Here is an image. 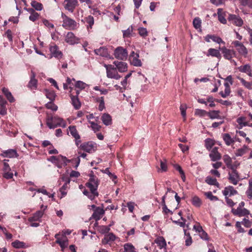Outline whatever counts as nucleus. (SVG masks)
<instances>
[{
    "label": "nucleus",
    "mask_w": 252,
    "mask_h": 252,
    "mask_svg": "<svg viewBox=\"0 0 252 252\" xmlns=\"http://www.w3.org/2000/svg\"><path fill=\"white\" fill-rule=\"evenodd\" d=\"M217 15L219 21L223 24H225L227 22L226 19L225 18V13L222 9L219 8L218 9Z\"/></svg>",
    "instance_id": "nucleus-31"
},
{
    "label": "nucleus",
    "mask_w": 252,
    "mask_h": 252,
    "mask_svg": "<svg viewBox=\"0 0 252 252\" xmlns=\"http://www.w3.org/2000/svg\"><path fill=\"white\" fill-rule=\"evenodd\" d=\"M160 249L165 248L166 246V243L165 239L162 237H159L155 240Z\"/></svg>",
    "instance_id": "nucleus-37"
},
{
    "label": "nucleus",
    "mask_w": 252,
    "mask_h": 252,
    "mask_svg": "<svg viewBox=\"0 0 252 252\" xmlns=\"http://www.w3.org/2000/svg\"><path fill=\"white\" fill-rule=\"evenodd\" d=\"M191 203L193 205L196 207H199L202 205L201 200L197 196L192 197Z\"/></svg>",
    "instance_id": "nucleus-46"
},
{
    "label": "nucleus",
    "mask_w": 252,
    "mask_h": 252,
    "mask_svg": "<svg viewBox=\"0 0 252 252\" xmlns=\"http://www.w3.org/2000/svg\"><path fill=\"white\" fill-rule=\"evenodd\" d=\"M237 78L239 80L242 84L249 90L252 89V81L251 82L246 81L244 78L238 77Z\"/></svg>",
    "instance_id": "nucleus-41"
},
{
    "label": "nucleus",
    "mask_w": 252,
    "mask_h": 252,
    "mask_svg": "<svg viewBox=\"0 0 252 252\" xmlns=\"http://www.w3.org/2000/svg\"><path fill=\"white\" fill-rule=\"evenodd\" d=\"M103 173L107 174L110 178L114 182L115 184L117 183V176L114 174L111 173L109 168H106L101 171Z\"/></svg>",
    "instance_id": "nucleus-40"
},
{
    "label": "nucleus",
    "mask_w": 252,
    "mask_h": 252,
    "mask_svg": "<svg viewBox=\"0 0 252 252\" xmlns=\"http://www.w3.org/2000/svg\"><path fill=\"white\" fill-rule=\"evenodd\" d=\"M224 91H221L220 93V94L222 97L225 98L227 96H228L230 93V85L228 84V83H225L224 84Z\"/></svg>",
    "instance_id": "nucleus-32"
},
{
    "label": "nucleus",
    "mask_w": 252,
    "mask_h": 252,
    "mask_svg": "<svg viewBox=\"0 0 252 252\" xmlns=\"http://www.w3.org/2000/svg\"><path fill=\"white\" fill-rule=\"evenodd\" d=\"M205 40L207 42H210V40H212L214 42L218 43V44H225V42L223 41L222 39L219 37L215 35H211L208 34L204 37Z\"/></svg>",
    "instance_id": "nucleus-19"
},
{
    "label": "nucleus",
    "mask_w": 252,
    "mask_h": 252,
    "mask_svg": "<svg viewBox=\"0 0 252 252\" xmlns=\"http://www.w3.org/2000/svg\"><path fill=\"white\" fill-rule=\"evenodd\" d=\"M78 5L77 0H64L63 6L64 8L70 12H73Z\"/></svg>",
    "instance_id": "nucleus-12"
},
{
    "label": "nucleus",
    "mask_w": 252,
    "mask_h": 252,
    "mask_svg": "<svg viewBox=\"0 0 252 252\" xmlns=\"http://www.w3.org/2000/svg\"><path fill=\"white\" fill-rule=\"evenodd\" d=\"M209 157L211 160L213 161L219 160L221 158V155L218 152L217 147L213 148L209 154Z\"/></svg>",
    "instance_id": "nucleus-20"
},
{
    "label": "nucleus",
    "mask_w": 252,
    "mask_h": 252,
    "mask_svg": "<svg viewBox=\"0 0 252 252\" xmlns=\"http://www.w3.org/2000/svg\"><path fill=\"white\" fill-rule=\"evenodd\" d=\"M236 122L238 124V128H242L243 127L248 125V123L246 122V118L244 116H241L237 119Z\"/></svg>",
    "instance_id": "nucleus-33"
},
{
    "label": "nucleus",
    "mask_w": 252,
    "mask_h": 252,
    "mask_svg": "<svg viewBox=\"0 0 252 252\" xmlns=\"http://www.w3.org/2000/svg\"><path fill=\"white\" fill-rule=\"evenodd\" d=\"M222 138L227 146H230L235 142V139L232 138L228 133L222 134Z\"/></svg>",
    "instance_id": "nucleus-30"
},
{
    "label": "nucleus",
    "mask_w": 252,
    "mask_h": 252,
    "mask_svg": "<svg viewBox=\"0 0 252 252\" xmlns=\"http://www.w3.org/2000/svg\"><path fill=\"white\" fill-rule=\"evenodd\" d=\"M101 120L103 124L106 126H110L112 124V117L108 113L103 114L101 117Z\"/></svg>",
    "instance_id": "nucleus-29"
},
{
    "label": "nucleus",
    "mask_w": 252,
    "mask_h": 252,
    "mask_svg": "<svg viewBox=\"0 0 252 252\" xmlns=\"http://www.w3.org/2000/svg\"><path fill=\"white\" fill-rule=\"evenodd\" d=\"M243 6H248L252 8V0H239Z\"/></svg>",
    "instance_id": "nucleus-64"
},
{
    "label": "nucleus",
    "mask_w": 252,
    "mask_h": 252,
    "mask_svg": "<svg viewBox=\"0 0 252 252\" xmlns=\"http://www.w3.org/2000/svg\"><path fill=\"white\" fill-rule=\"evenodd\" d=\"M194 114L196 116L202 117L208 115V112L206 111L203 109H196L195 110Z\"/></svg>",
    "instance_id": "nucleus-54"
},
{
    "label": "nucleus",
    "mask_w": 252,
    "mask_h": 252,
    "mask_svg": "<svg viewBox=\"0 0 252 252\" xmlns=\"http://www.w3.org/2000/svg\"><path fill=\"white\" fill-rule=\"evenodd\" d=\"M220 50L223 55L224 58L228 60L232 59L236 55V53L234 50L227 49L225 47H223Z\"/></svg>",
    "instance_id": "nucleus-17"
},
{
    "label": "nucleus",
    "mask_w": 252,
    "mask_h": 252,
    "mask_svg": "<svg viewBox=\"0 0 252 252\" xmlns=\"http://www.w3.org/2000/svg\"><path fill=\"white\" fill-rule=\"evenodd\" d=\"M204 194L211 201H217L219 199L218 197L214 195L211 191L206 192Z\"/></svg>",
    "instance_id": "nucleus-58"
},
{
    "label": "nucleus",
    "mask_w": 252,
    "mask_h": 252,
    "mask_svg": "<svg viewBox=\"0 0 252 252\" xmlns=\"http://www.w3.org/2000/svg\"><path fill=\"white\" fill-rule=\"evenodd\" d=\"M235 168L236 167L231 168V171L228 173V180L229 182L235 185H237L240 180L239 174L236 170Z\"/></svg>",
    "instance_id": "nucleus-10"
},
{
    "label": "nucleus",
    "mask_w": 252,
    "mask_h": 252,
    "mask_svg": "<svg viewBox=\"0 0 252 252\" xmlns=\"http://www.w3.org/2000/svg\"><path fill=\"white\" fill-rule=\"evenodd\" d=\"M78 148L88 153H92L95 151L96 145L92 142H88L79 145Z\"/></svg>",
    "instance_id": "nucleus-6"
},
{
    "label": "nucleus",
    "mask_w": 252,
    "mask_h": 252,
    "mask_svg": "<svg viewBox=\"0 0 252 252\" xmlns=\"http://www.w3.org/2000/svg\"><path fill=\"white\" fill-rule=\"evenodd\" d=\"M138 33L141 36L143 37H145L147 36L148 32L146 28L140 27L138 28Z\"/></svg>",
    "instance_id": "nucleus-61"
},
{
    "label": "nucleus",
    "mask_w": 252,
    "mask_h": 252,
    "mask_svg": "<svg viewBox=\"0 0 252 252\" xmlns=\"http://www.w3.org/2000/svg\"><path fill=\"white\" fill-rule=\"evenodd\" d=\"M114 55L116 59L124 60L127 58V52L126 49L118 47L115 50Z\"/></svg>",
    "instance_id": "nucleus-9"
},
{
    "label": "nucleus",
    "mask_w": 252,
    "mask_h": 252,
    "mask_svg": "<svg viewBox=\"0 0 252 252\" xmlns=\"http://www.w3.org/2000/svg\"><path fill=\"white\" fill-rule=\"evenodd\" d=\"M132 32V28L129 27L126 30L123 31L124 37H129Z\"/></svg>",
    "instance_id": "nucleus-62"
},
{
    "label": "nucleus",
    "mask_w": 252,
    "mask_h": 252,
    "mask_svg": "<svg viewBox=\"0 0 252 252\" xmlns=\"http://www.w3.org/2000/svg\"><path fill=\"white\" fill-rule=\"evenodd\" d=\"M220 111L219 110H213L208 112V116L211 119H215L220 118Z\"/></svg>",
    "instance_id": "nucleus-42"
},
{
    "label": "nucleus",
    "mask_w": 252,
    "mask_h": 252,
    "mask_svg": "<svg viewBox=\"0 0 252 252\" xmlns=\"http://www.w3.org/2000/svg\"><path fill=\"white\" fill-rule=\"evenodd\" d=\"M124 247L127 252H135L134 247L130 243L125 244Z\"/></svg>",
    "instance_id": "nucleus-56"
},
{
    "label": "nucleus",
    "mask_w": 252,
    "mask_h": 252,
    "mask_svg": "<svg viewBox=\"0 0 252 252\" xmlns=\"http://www.w3.org/2000/svg\"><path fill=\"white\" fill-rule=\"evenodd\" d=\"M71 99L72 101V104L76 109H78L81 106V103L77 97L71 96Z\"/></svg>",
    "instance_id": "nucleus-47"
},
{
    "label": "nucleus",
    "mask_w": 252,
    "mask_h": 252,
    "mask_svg": "<svg viewBox=\"0 0 252 252\" xmlns=\"http://www.w3.org/2000/svg\"><path fill=\"white\" fill-rule=\"evenodd\" d=\"M57 158H59L57 162L56 163V165L58 168H62L63 166H65L67 165V162L69 161L67 159L66 157L62 156L61 155H59L57 156Z\"/></svg>",
    "instance_id": "nucleus-25"
},
{
    "label": "nucleus",
    "mask_w": 252,
    "mask_h": 252,
    "mask_svg": "<svg viewBox=\"0 0 252 252\" xmlns=\"http://www.w3.org/2000/svg\"><path fill=\"white\" fill-rule=\"evenodd\" d=\"M174 168L176 170L178 171L180 173V174L181 175V177L183 181L185 182L186 176H185V173H184V171L182 170L181 167L178 164H176L174 165Z\"/></svg>",
    "instance_id": "nucleus-50"
},
{
    "label": "nucleus",
    "mask_w": 252,
    "mask_h": 252,
    "mask_svg": "<svg viewBox=\"0 0 252 252\" xmlns=\"http://www.w3.org/2000/svg\"><path fill=\"white\" fill-rule=\"evenodd\" d=\"M111 226V224H110L108 226H105V225L99 226L98 227V231L102 234L107 233L109 232V231H110V227Z\"/></svg>",
    "instance_id": "nucleus-49"
},
{
    "label": "nucleus",
    "mask_w": 252,
    "mask_h": 252,
    "mask_svg": "<svg viewBox=\"0 0 252 252\" xmlns=\"http://www.w3.org/2000/svg\"><path fill=\"white\" fill-rule=\"evenodd\" d=\"M104 66L106 68V76L108 78L115 79L116 80H119L121 78V76L118 74L116 68L114 67L112 65L105 64Z\"/></svg>",
    "instance_id": "nucleus-3"
},
{
    "label": "nucleus",
    "mask_w": 252,
    "mask_h": 252,
    "mask_svg": "<svg viewBox=\"0 0 252 252\" xmlns=\"http://www.w3.org/2000/svg\"><path fill=\"white\" fill-rule=\"evenodd\" d=\"M64 40L68 44L73 45L79 42L80 38L76 36L72 32H69L65 35Z\"/></svg>",
    "instance_id": "nucleus-7"
},
{
    "label": "nucleus",
    "mask_w": 252,
    "mask_h": 252,
    "mask_svg": "<svg viewBox=\"0 0 252 252\" xmlns=\"http://www.w3.org/2000/svg\"><path fill=\"white\" fill-rule=\"evenodd\" d=\"M237 69L240 72L245 73L249 77H252V69L251 65L247 63L242 65L237 68Z\"/></svg>",
    "instance_id": "nucleus-14"
},
{
    "label": "nucleus",
    "mask_w": 252,
    "mask_h": 252,
    "mask_svg": "<svg viewBox=\"0 0 252 252\" xmlns=\"http://www.w3.org/2000/svg\"><path fill=\"white\" fill-rule=\"evenodd\" d=\"M232 44L235 47L238 53L246 58L247 57L248 51L245 46L241 42L238 40L233 41Z\"/></svg>",
    "instance_id": "nucleus-4"
},
{
    "label": "nucleus",
    "mask_w": 252,
    "mask_h": 252,
    "mask_svg": "<svg viewBox=\"0 0 252 252\" xmlns=\"http://www.w3.org/2000/svg\"><path fill=\"white\" fill-rule=\"evenodd\" d=\"M75 86L76 88L82 90L85 89L88 86V85L82 81H78L76 82Z\"/></svg>",
    "instance_id": "nucleus-57"
},
{
    "label": "nucleus",
    "mask_w": 252,
    "mask_h": 252,
    "mask_svg": "<svg viewBox=\"0 0 252 252\" xmlns=\"http://www.w3.org/2000/svg\"><path fill=\"white\" fill-rule=\"evenodd\" d=\"M228 20L232 24L238 27H241L243 24V21L241 17L234 14H229Z\"/></svg>",
    "instance_id": "nucleus-13"
},
{
    "label": "nucleus",
    "mask_w": 252,
    "mask_h": 252,
    "mask_svg": "<svg viewBox=\"0 0 252 252\" xmlns=\"http://www.w3.org/2000/svg\"><path fill=\"white\" fill-rule=\"evenodd\" d=\"M206 100L207 103L208 102L209 103V107L213 108L216 106V104L214 102L215 98L213 96H209L208 97H207Z\"/></svg>",
    "instance_id": "nucleus-63"
},
{
    "label": "nucleus",
    "mask_w": 252,
    "mask_h": 252,
    "mask_svg": "<svg viewBox=\"0 0 252 252\" xmlns=\"http://www.w3.org/2000/svg\"><path fill=\"white\" fill-rule=\"evenodd\" d=\"M55 237L57 239L56 242L59 244L62 250L67 247L68 239L64 234L59 233L55 235Z\"/></svg>",
    "instance_id": "nucleus-5"
},
{
    "label": "nucleus",
    "mask_w": 252,
    "mask_h": 252,
    "mask_svg": "<svg viewBox=\"0 0 252 252\" xmlns=\"http://www.w3.org/2000/svg\"><path fill=\"white\" fill-rule=\"evenodd\" d=\"M83 194L88 197L91 200H93L94 198L98 196V193L97 191H91V192H89L86 190H84L83 191Z\"/></svg>",
    "instance_id": "nucleus-43"
},
{
    "label": "nucleus",
    "mask_w": 252,
    "mask_h": 252,
    "mask_svg": "<svg viewBox=\"0 0 252 252\" xmlns=\"http://www.w3.org/2000/svg\"><path fill=\"white\" fill-rule=\"evenodd\" d=\"M49 50L52 57H54L58 59H61L62 58L63 53L59 50V47L57 45L55 44L51 45L49 48Z\"/></svg>",
    "instance_id": "nucleus-16"
},
{
    "label": "nucleus",
    "mask_w": 252,
    "mask_h": 252,
    "mask_svg": "<svg viewBox=\"0 0 252 252\" xmlns=\"http://www.w3.org/2000/svg\"><path fill=\"white\" fill-rule=\"evenodd\" d=\"M205 147L208 150H210L214 145V141L210 138L206 139L205 141Z\"/></svg>",
    "instance_id": "nucleus-59"
},
{
    "label": "nucleus",
    "mask_w": 252,
    "mask_h": 252,
    "mask_svg": "<svg viewBox=\"0 0 252 252\" xmlns=\"http://www.w3.org/2000/svg\"><path fill=\"white\" fill-rule=\"evenodd\" d=\"M2 92L10 102H13L15 101L14 97L13 96L11 92L9 91L8 89L6 88H3L2 89Z\"/></svg>",
    "instance_id": "nucleus-36"
},
{
    "label": "nucleus",
    "mask_w": 252,
    "mask_h": 252,
    "mask_svg": "<svg viewBox=\"0 0 252 252\" xmlns=\"http://www.w3.org/2000/svg\"><path fill=\"white\" fill-rule=\"evenodd\" d=\"M193 25L196 29H200L201 27V21L198 17H196L193 21Z\"/></svg>",
    "instance_id": "nucleus-53"
},
{
    "label": "nucleus",
    "mask_w": 252,
    "mask_h": 252,
    "mask_svg": "<svg viewBox=\"0 0 252 252\" xmlns=\"http://www.w3.org/2000/svg\"><path fill=\"white\" fill-rule=\"evenodd\" d=\"M46 125L50 129L55 128L57 126H61L64 128L66 126L65 121L63 118L58 116L47 117L46 118Z\"/></svg>",
    "instance_id": "nucleus-1"
},
{
    "label": "nucleus",
    "mask_w": 252,
    "mask_h": 252,
    "mask_svg": "<svg viewBox=\"0 0 252 252\" xmlns=\"http://www.w3.org/2000/svg\"><path fill=\"white\" fill-rule=\"evenodd\" d=\"M223 159L227 168L231 169L235 167L234 165H233L232 164V158L228 155H224L223 157Z\"/></svg>",
    "instance_id": "nucleus-34"
},
{
    "label": "nucleus",
    "mask_w": 252,
    "mask_h": 252,
    "mask_svg": "<svg viewBox=\"0 0 252 252\" xmlns=\"http://www.w3.org/2000/svg\"><path fill=\"white\" fill-rule=\"evenodd\" d=\"M104 214V210L102 208L97 207L96 208L92 217L97 221L100 219Z\"/></svg>",
    "instance_id": "nucleus-27"
},
{
    "label": "nucleus",
    "mask_w": 252,
    "mask_h": 252,
    "mask_svg": "<svg viewBox=\"0 0 252 252\" xmlns=\"http://www.w3.org/2000/svg\"><path fill=\"white\" fill-rule=\"evenodd\" d=\"M25 243L19 240H16L12 243V246L17 249L23 248L25 247Z\"/></svg>",
    "instance_id": "nucleus-52"
},
{
    "label": "nucleus",
    "mask_w": 252,
    "mask_h": 252,
    "mask_svg": "<svg viewBox=\"0 0 252 252\" xmlns=\"http://www.w3.org/2000/svg\"><path fill=\"white\" fill-rule=\"evenodd\" d=\"M69 133L74 138L75 144L77 146H78L81 143V141L80 140V136L78 133L76 126H69L67 129V134H69Z\"/></svg>",
    "instance_id": "nucleus-8"
},
{
    "label": "nucleus",
    "mask_w": 252,
    "mask_h": 252,
    "mask_svg": "<svg viewBox=\"0 0 252 252\" xmlns=\"http://www.w3.org/2000/svg\"><path fill=\"white\" fill-rule=\"evenodd\" d=\"M85 21L87 23V28L92 29L94 24V19L92 16H89L85 18Z\"/></svg>",
    "instance_id": "nucleus-44"
},
{
    "label": "nucleus",
    "mask_w": 252,
    "mask_h": 252,
    "mask_svg": "<svg viewBox=\"0 0 252 252\" xmlns=\"http://www.w3.org/2000/svg\"><path fill=\"white\" fill-rule=\"evenodd\" d=\"M232 212L234 215L238 216L239 217L245 216L249 215L250 214L249 211L247 209L240 207H237L236 209H232Z\"/></svg>",
    "instance_id": "nucleus-18"
},
{
    "label": "nucleus",
    "mask_w": 252,
    "mask_h": 252,
    "mask_svg": "<svg viewBox=\"0 0 252 252\" xmlns=\"http://www.w3.org/2000/svg\"><path fill=\"white\" fill-rule=\"evenodd\" d=\"M44 214L43 210L38 211L36 213H35L33 216L31 217H30L28 219V220L30 222L35 221H40L41 218L42 217Z\"/></svg>",
    "instance_id": "nucleus-26"
},
{
    "label": "nucleus",
    "mask_w": 252,
    "mask_h": 252,
    "mask_svg": "<svg viewBox=\"0 0 252 252\" xmlns=\"http://www.w3.org/2000/svg\"><path fill=\"white\" fill-rule=\"evenodd\" d=\"M70 183V180H67L66 181L65 183L63 186V187L60 189V191L63 195V196H65L66 193L68 189H69V184Z\"/></svg>",
    "instance_id": "nucleus-48"
},
{
    "label": "nucleus",
    "mask_w": 252,
    "mask_h": 252,
    "mask_svg": "<svg viewBox=\"0 0 252 252\" xmlns=\"http://www.w3.org/2000/svg\"><path fill=\"white\" fill-rule=\"evenodd\" d=\"M205 182L207 184L210 185H213L217 188L220 187V184L217 182V180L215 178H213L210 176H207L205 179Z\"/></svg>",
    "instance_id": "nucleus-38"
},
{
    "label": "nucleus",
    "mask_w": 252,
    "mask_h": 252,
    "mask_svg": "<svg viewBox=\"0 0 252 252\" xmlns=\"http://www.w3.org/2000/svg\"><path fill=\"white\" fill-rule=\"evenodd\" d=\"M46 107L53 111H56L58 110V106L52 102H49L47 103L46 104Z\"/></svg>",
    "instance_id": "nucleus-60"
},
{
    "label": "nucleus",
    "mask_w": 252,
    "mask_h": 252,
    "mask_svg": "<svg viewBox=\"0 0 252 252\" xmlns=\"http://www.w3.org/2000/svg\"><path fill=\"white\" fill-rule=\"evenodd\" d=\"M206 56L207 57L211 56L212 57H216L220 59L221 57L220 50L214 48L209 49Z\"/></svg>",
    "instance_id": "nucleus-28"
},
{
    "label": "nucleus",
    "mask_w": 252,
    "mask_h": 252,
    "mask_svg": "<svg viewBox=\"0 0 252 252\" xmlns=\"http://www.w3.org/2000/svg\"><path fill=\"white\" fill-rule=\"evenodd\" d=\"M86 186L89 188L91 191H97L98 186V181L96 177L91 176Z\"/></svg>",
    "instance_id": "nucleus-11"
},
{
    "label": "nucleus",
    "mask_w": 252,
    "mask_h": 252,
    "mask_svg": "<svg viewBox=\"0 0 252 252\" xmlns=\"http://www.w3.org/2000/svg\"><path fill=\"white\" fill-rule=\"evenodd\" d=\"M62 27L66 30H73L77 28L78 24L73 19L66 16L64 13L61 14Z\"/></svg>",
    "instance_id": "nucleus-2"
},
{
    "label": "nucleus",
    "mask_w": 252,
    "mask_h": 252,
    "mask_svg": "<svg viewBox=\"0 0 252 252\" xmlns=\"http://www.w3.org/2000/svg\"><path fill=\"white\" fill-rule=\"evenodd\" d=\"M94 52L95 54L102 57H106L108 55L107 50L104 47H100L99 49H95Z\"/></svg>",
    "instance_id": "nucleus-39"
},
{
    "label": "nucleus",
    "mask_w": 252,
    "mask_h": 252,
    "mask_svg": "<svg viewBox=\"0 0 252 252\" xmlns=\"http://www.w3.org/2000/svg\"><path fill=\"white\" fill-rule=\"evenodd\" d=\"M114 64L116 66V69H118L120 72H125L127 71V64L125 62L115 61Z\"/></svg>",
    "instance_id": "nucleus-23"
},
{
    "label": "nucleus",
    "mask_w": 252,
    "mask_h": 252,
    "mask_svg": "<svg viewBox=\"0 0 252 252\" xmlns=\"http://www.w3.org/2000/svg\"><path fill=\"white\" fill-rule=\"evenodd\" d=\"M138 58V54L135 53L134 51H132L129 56V60L131 64L135 66H141L142 63Z\"/></svg>",
    "instance_id": "nucleus-15"
},
{
    "label": "nucleus",
    "mask_w": 252,
    "mask_h": 252,
    "mask_svg": "<svg viewBox=\"0 0 252 252\" xmlns=\"http://www.w3.org/2000/svg\"><path fill=\"white\" fill-rule=\"evenodd\" d=\"M246 193L249 199L252 198V179L249 181L248 189L247 190Z\"/></svg>",
    "instance_id": "nucleus-51"
},
{
    "label": "nucleus",
    "mask_w": 252,
    "mask_h": 252,
    "mask_svg": "<svg viewBox=\"0 0 252 252\" xmlns=\"http://www.w3.org/2000/svg\"><path fill=\"white\" fill-rule=\"evenodd\" d=\"M249 150V148L246 145H244L242 148L237 149L235 152V155L236 157H241L245 155Z\"/></svg>",
    "instance_id": "nucleus-35"
},
{
    "label": "nucleus",
    "mask_w": 252,
    "mask_h": 252,
    "mask_svg": "<svg viewBox=\"0 0 252 252\" xmlns=\"http://www.w3.org/2000/svg\"><path fill=\"white\" fill-rule=\"evenodd\" d=\"M116 236L112 233H109L104 236V237L101 240L103 245H106L110 242H113L116 239Z\"/></svg>",
    "instance_id": "nucleus-24"
},
{
    "label": "nucleus",
    "mask_w": 252,
    "mask_h": 252,
    "mask_svg": "<svg viewBox=\"0 0 252 252\" xmlns=\"http://www.w3.org/2000/svg\"><path fill=\"white\" fill-rule=\"evenodd\" d=\"M89 122L91 124V128L94 132H96L100 130L101 128L100 126L94 122L89 121Z\"/></svg>",
    "instance_id": "nucleus-55"
},
{
    "label": "nucleus",
    "mask_w": 252,
    "mask_h": 252,
    "mask_svg": "<svg viewBox=\"0 0 252 252\" xmlns=\"http://www.w3.org/2000/svg\"><path fill=\"white\" fill-rule=\"evenodd\" d=\"M0 156L4 158H13L18 156L17 152L13 149H8L2 152Z\"/></svg>",
    "instance_id": "nucleus-22"
},
{
    "label": "nucleus",
    "mask_w": 252,
    "mask_h": 252,
    "mask_svg": "<svg viewBox=\"0 0 252 252\" xmlns=\"http://www.w3.org/2000/svg\"><path fill=\"white\" fill-rule=\"evenodd\" d=\"M31 4L32 6L37 11H41L43 9V7L42 3L35 0H32Z\"/></svg>",
    "instance_id": "nucleus-45"
},
{
    "label": "nucleus",
    "mask_w": 252,
    "mask_h": 252,
    "mask_svg": "<svg viewBox=\"0 0 252 252\" xmlns=\"http://www.w3.org/2000/svg\"><path fill=\"white\" fill-rule=\"evenodd\" d=\"M237 191L230 186L225 187L222 191V193L225 197L231 196L237 194Z\"/></svg>",
    "instance_id": "nucleus-21"
}]
</instances>
